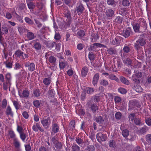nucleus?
<instances>
[{
    "label": "nucleus",
    "mask_w": 151,
    "mask_h": 151,
    "mask_svg": "<svg viewBox=\"0 0 151 151\" xmlns=\"http://www.w3.org/2000/svg\"><path fill=\"white\" fill-rule=\"evenodd\" d=\"M145 43L146 42L143 38L140 37L134 43V47L138 50L141 48L140 46H144L145 44Z\"/></svg>",
    "instance_id": "1"
},
{
    "label": "nucleus",
    "mask_w": 151,
    "mask_h": 151,
    "mask_svg": "<svg viewBox=\"0 0 151 151\" xmlns=\"http://www.w3.org/2000/svg\"><path fill=\"white\" fill-rule=\"evenodd\" d=\"M51 120L49 117L47 118H43L41 121V123L42 126L46 129H50Z\"/></svg>",
    "instance_id": "2"
},
{
    "label": "nucleus",
    "mask_w": 151,
    "mask_h": 151,
    "mask_svg": "<svg viewBox=\"0 0 151 151\" xmlns=\"http://www.w3.org/2000/svg\"><path fill=\"white\" fill-rule=\"evenodd\" d=\"M23 54V52L20 50H18L15 52L14 53V55L15 56L21 58L23 59H25L28 57L29 56L27 54H25L24 55Z\"/></svg>",
    "instance_id": "3"
},
{
    "label": "nucleus",
    "mask_w": 151,
    "mask_h": 151,
    "mask_svg": "<svg viewBox=\"0 0 151 151\" xmlns=\"http://www.w3.org/2000/svg\"><path fill=\"white\" fill-rule=\"evenodd\" d=\"M32 129L35 132H37L39 130L41 132H44V130L40 124L38 123H35L32 127Z\"/></svg>",
    "instance_id": "4"
},
{
    "label": "nucleus",
    "mask_w": 151,
    "mask_h": 151,
    "mask_svg": "<svg viewBox=\"0 0 151 151\" xmlns=\"http://www.w3.org/2000/svg\"><path fill=\"white\" fill-rule=\"evenodd\" d=\"M51 127L52 133H56L59 131V127L58 123H56L53 121H52Z\"/></svg>",
    "instance_id": "5"
},
{
    "label": "nucleus",
    "mask_w": 151,
    "mask_h": 151,
    "mask_svg": "<svg viewBox=\"0 0 151 151\" xmlns=\"http://www.w3.org/2000/svg\"><path fill=\"white\" fill-rule=\"evenodd\" d=\"M49 73V75H48L47 78H45L43 79V83L46 86H48L50 83L51 81V77L52 75V73H50V71H47V73Z\"/></svg>",
    "instance_id": "6"
},
{
    "label": "nucleus",
    "mask_w": 151,
    "mask_h": 151,
    "mask_svg": "<svg viewBox=\"0 0 151 151\" xmlns=\"http://www.w3.org/2000/svg\"><path fill=\"white\" fill-rule=\"evenodd\" d=\"M13 61L11 58H8L4 62L5 67L8 69H11L13 66Z\"/></svg>",
    "instance_id": "7"
},
{
    "label": "nucleus",
    "mask_w": 151,
    "mask_h": 151,
    "mask_svg": "<svg viewBox=\"0 0 151 151\" xmlns=\"http://www.w3.org/2000/svg\"><path fill=\"white\" fill-rule=\"evenodd\" d=\"M106 136L101 133H99L96 134V138L99 142L104 141L106 139Z\"/></svg>",
    "instance_id": "8"
},
{
    "label": "nucleus",
    "mask_w": 151,
    "mask_h": 151,
    "mask_svg": "<svg viewBox=\"0 0 151 151\" xmlns=\"http://www.w3.org/2000/svg\"><path fill=\"white\" fill-rule=\"evenodd\" d=\"M24 66L26 67H28V70L32 72L35 69V65L33 63H31L29 64L28 62H26L24 64Z\"/></svg>",
    "instance_id": "9"
},
{
    "label": "nucleus",
    "mask_w": 151,
    "mask_h": 151,
    "mask_svg": "<svg viewBox=\"0 0 151 151\" xmlns=\"http://www.w3.org/2000/svg\"><path fill=\"white\" fill-rule=\"evenodd\" d=\"M64 15L65 17L66 18V20L68 23L70 22L72 20V18L71 16V14L69 10H66L65 12Z\"/></svg>",
    "instance_id": "10"
},
{
    "label": "nucleus",
    "mask_w": 151,
    "mask_h": 151,
    "mask_svg": "<svg viewBox=\"0 0 151 151\" xmlns=\"http://www.w3.org/2000/svg\"><path fill=\"white\" fill-rule=\"evenodd\" d=\"M99 73H96L93 76L92 79V84L94 86L97 84L99 81Z\"/></svg>",
    "instance_id": "11"
},
{
    "label": "nucleus",
    "mask_w": 151,
    "mask_h": 151,
    "mask_svg": "<svg viewBox=\"0 0 151 151\" xmlns=\"http://www.w3.org/2000/svg\"><path fill=\"white\" fill-rule=\"evenodd\" d=\"M132 88L133 89L137 92H142L143 91V89L140 86L136 83L134 84V86Z\"/></svg>",
    "instance_id": "12"
},
{
    "label": "nucleus",
    "mask_w": 151,
    "mask_h": 151,
    "mask_svg": "<svg viewBox=\"0 0 151 151\" xmlns=\"http://www.w3.org/2000/svg\"><path fill=\"white\" fill-rule=\"evenodd\" d=\"M88 71V69L87 67H83L81 71V76L83 78L85 77L87 75Z\"/></svg>",
    "instance_id": "13"
},
{
    "label": "nucleus",
    "mask_w": 151,
    "mask_h": 151,
    "mask_svg": "<svg viewBox=\"0 0 151 151\" xmlns=\"http://www.w3.org/2000/svg\"><path fill=\"white\" fill-rule=\"evenodd\" d=\"M84 8L83 6L81 4H79L76 8V11L78 15L81 14L83 11Z\"/></svg>",
    "instance_id": "14"
},
{
    "label": "nucleus",
    "mask_w": 151,
    "mask_h": 151,
    "mask_svg": "<svg viewBox=\"0 0 151 151\" xmlns=\"http://www.w3.org/2000/svg\"><path fill=\"white\" fill-rule=\"evenodd\" d=\"M105 14L107 17H111L114 14V11L111 9H109L106 10Z\"/></svg>",
    "instance_id": "15"
},
{
    "label": "nucleus",
    "mask_w": 151,
    "mask_h": 151,
    "mask_svg": "<svg viewBox=\"0 0 151 151\" xmlns=\"http://www.w3.org/2000/svg\"><path fill=\"white\" fill-rule=\"evenodd\" d=\"M6 114L7 115H10L12 116L13 115V113L11 107L9 105L7 106L6 111Z\"/></svg>",
    "instance_id": "16"
},
{
    "label": "nucleus",
    "mask_w": 151,
    "mask_h": 151,
    "mask_svg": "<svg viewBox=\"0 0 151 151\" xmlns=\"http://www.w3.org/2000/svg\"><path fill=\"white\" fill-rule=\"evenodd\" d=\"M130 45H127V44H125L124 45L123 47V51H124V53H127L130 52Z\"/></svg>",
    "instance_id": "17"
},
{
    "label": "nucleus",
    "mask_w": 151,
    "mask_h": 151,
    "mask_svg": "<svg viewBox=\"0 0 151 151\" xmlns=\"http://www.w3.org/2000/svg\"><path fill=\"white\" fill-rule=\"evenodd\" d=\"M26 37L29 40H32L35 37L34 34L31 32H28L26 35Z\"/></svg>",
    "instance_id": "18"
},
{
    "label": "nucleus",
    "mask_w": 151,
    "mask_h": 151,
    "mask_svg": "<svg viewBox=\"0 0 151 151\" xmlns=\"http://www.w3.org/2000/svg\"><path fill=\"white\" fill-rule=\"evenodd\" d=\"M13 14L19 22L21 23H23V20L22 17L18 15L15 12L13 13Z\"/></svg>",
    "instance_id": "19"
},
{
    "label": "nucleus",
    "mask_w": 151,
    "mask_h": 151,
    "mask_svg": "<svg viewBox=\"0 0 151 151\" xmlns=\"http://www.w3.org/2000/svg\"><path fill=\"white\" fill-rule=\"evenodd\" d=\"M136 101L134 100L130 101L129 102V109H132L134 108L136 105Z\"/></svg>",
    "instance_id": "20"
},
{
    "label": "nucleus",
    "mask_w": 151,
    "mask_h": 151,
    "mask_svg": "<svg viewBox=\"0 0 151 151\" xmlns=\"http://www.w3.org/2000/svg\"><path fill=\"white\" fill-rule=\"evenodd\" d=\"M67 64V63L66 61H63L60 60H59V66L60 68L61 69L64 68Z\"/></svg>",
    "instance_id": "21"
},
{
    "label": "nucleus",
    "mask_w": 151,
    "mask_h": 151,
    "mask_svg": "<svg viewBox=\"0 0 151 151\" xmlns=\"http://www.w3.org/2000/svg\"><path fill=\"white\" fill-rule=\"evenodd\" d=\"M33 47L36 51L40 50L41 49L42 45L39 42H36Z\"/></svg>",
    "instance_id": "22"
},
{
    "label": "nucleus",
    "mask_w": 151,
    "mask_h": 151,
    "mask_svg": "<svg viewBox=\"0 0 151 151\" xmlns=\"http://www.w3.org/2000/svg\"><path fill=\"white\" fill-rule=\"evenodd\" d=\"M148 129V127L145 126L140 129L139 131V133L141 134H144L146 133Z\"/></svg>",
    "instance_id": "23"
},
{
    "label": "nucleus",
    "mask_w": 151,
    "mask_h": 151,
    "mask_svg": "<svg viewBox=\"0 0 151 151\" xmlns=\"http://www.w3.org/2000/svg\"><path fill=\"white\" fill-rule=\"evenodd\" d=\"M0 31V33L1 34L5 35L8 33V30L7 27L5 26H3Z\"/></svg>",
    "instance_id": "24"
},
{
    "label": "nucleus",
    "mask_w": 151,
    "mask_h": 151,
    "mask_svg": "<svg viewBox=\"0 0 151 151\" xmlns=\"http://www.w3.org/2000/svg\"><path fill=\"white\" fill-rule=\"evenodd\" d=\"M120 80L122 83L124 84L129 85V82L128 80H127L125 77L123 76H121L119 78Z\"/></svg>",
    "instance_id": "25"
},
{
    "label": "nucleus",
    "mask_w": 151,
    "mask_h": 151,
    "mask_svg": "<svg viewBox=\"0 0 151 151\" xmlns=\"http://www.w3.org/2000/svg\"><path fill=\"white\" fill-rule=\"evenodd\" d=\"M14 141V144L16 147L17 148H19L20 145V143L19 141L18 140V139L16 138H14V139H13Z\"/></svg>",
    "instance_id": "26"
},
{
    "label": "nucleus",
    "mask_w": 151,
    "mask_h": 151,
    "mask_svg": "<svg viewBox=\"0 0 151 151\" xmlns=\"http://www.w3.org/2000/svg\"><path fill=\"white\" fill-rule=\"evenodd\" d=\"M33 93L34 96L38 97L40 95V92L39 89H36L33 90Z\"/></svg>",
    "instance_id": "27"
},
{
    "label": "nucleus",
    "mask_w": 151,
    "mask_h": 151,
    "mask_svg": "<svg viewBox=\"0 0 151 151\" xmlns=\"http://www.w3.org/2000/svg\"><path fill=\"white\" fill-rule=\"evenodd\" d=\"M95 120L96 122L99 124H102L104 121L103 118L101 116L97 117Z\"/></svg>",
    "instance_id": "28"
},
{
    "label": "nucleus",
    "mask_w": 151,
    "mask_h": 151,
    "mask_svg": "<svg viewBox=\"0 0 151 151\" xmlns=\"http://www.w3.org/2000/svg\"><path fill=\"white\" fill-rule=\"evenodd\" d=\"M8 135L11 138L13 139H14V138H17L16 137V134L12 130L9 131Z\"/></svg>",
    "instance_id": "29"
},
{
    "label": "nucleus",
    "mask_w": 151,
    "mask_h": 151,
    "mask_svg": "<svg viewBox=\"0 0 151 151\" xmlns=\"http://www.w3.org/2000/svg\"><path fill=\"white\" fill-rule=\"evenodd\" d=\"M133 27L134 30L136 32H139V25L138 24H136L133 25Z\"/></svg>",
    "instance_id": "30"
},
{
    "label": "nucleus",
    "mask_w": 151,
    "mask_h": 151,
    "mask_svg": "<svg viewBox=\"0 0 151 151\" xmlns=\"http://www.w3.org/2000/svg\"><path fill=\"white\" fill-rule=\"evenodd\" d=\"M135 117L134 113H131L128 114V118L129 121H133Z\"/></svg>",
    "instance_id": "31"
},
{
    "label": "nucleus",
    "mask_w": 151,
    "mask_h": 151,
    "mask_svg": "<svg viewBox=\"0 0 151 151\" xmlns=\"http://www.w3.org/2000/svg\"><path fill=\"white\" fill-rule=\"evenodd\" d=\"M27 4L28 6V8L30 9H34L35 7V5L34 3L31 2L27 1Z\"/></svg>",
    "instance_id": "32"
},
{
    "label": "nucleus",
    "mask_w": 151,
    "mask_h": 151,
    "mask_svg": "<svg viewBox=\"0 0 151 151\" xmlns=\"http://www.w3.org/2000/svg\"><path fill=\"white\" fill-rule=\"evenodd\" d=\"M130 32L129 30L125 29L123 31L122 33L123 35L125 38L127 37L130 35Z\"/></svg>",
    "instance_id": "33"
},
{
    "label": "nucleus",
    "mask_w": 151,
    "mask_h": 151,
    "mask_svg": "<svg viewBox=\"0 0 151 151\" xmlns=\"http://www.w3.org/2000/svg\"><path fill=\"white\" fill-rule=\"evenodd\" d=\"M20 137L23 141H24L27 136V134L23 132L19 134Z\"/></svg>",
    "instance_id": "34"
},
{
    "label": "nucleus",
    "mask_w": 151,
    "mask_h": 151,
    "mask_svg": "<svg viewBox=\"0 0 151 151\" xmlns=\"http://www.w3.org/2000/svg\"><path fill=\"white\" fill-rule=\"evenodd\" d=\"M90 106L91 109L93 112H95L98 110V107L95 104H91Z\"/></svg>",
    "instance_id": "35"
},
{
    "label": "nucleus",
    "mask_w": 151,
    "mask_h": 151,
    "mask_svg": "<svg viewBox=\"0 0 151 151\" xmlns=\"http://www.w3.org/2000/svg\"><path fill=\"white\" fill-rule=\"evenodd\" d=\"M77 35L80 38H81L85 35V32L83 30H79L78 32Z\"/></svg>",
    "instance_id": "36"
},
{
    "label": "nucleus",
    "mask_w": 151,
    "mask_h": 151,
    "mask_svg": "<svg viewBox=\"0 0 151 151\" xmlns=\"http://www.w3.org/2000/svg\"><path fill=\"white\" fill-rule=\"evenodd\" d=\"M22 94L24 97L27 98L29 95V92L28 90H25L23 91Z\"/></svg>",
    "instance_id": "37"
},
{
    "label": "nucleus",
    "mask_w": 151,
    "mask_h": 151,
    "mask_svg": "<svg viewBox=\"0 0 151 151\" xmlns=\"http://www.w3.org/2000/svg\"><path fill=\"white\" fill-rule=\"evenodd\" d=\"M86 92L88 94H91L94 91L93 88L91 87H87L86 89Z\"/></svg>",
    "instance_id": "38"
},
{
    "label": "nucleus",
    "mask_w": 151,
    "mask_h": 151,
    "mask_svg": "<svg viewBox=\"0 0 151 151\" xmlns=\"http://www.w3.org/2000/svg\"><path fill=\"white\" fill-rule=\"evenodd\" d=\"M99 38V36L97 34H93L92 35L91 41L92 42H96Z\"/></svg>",
    "instance_id": "39"
},
{
    "label": "nucleus",
    "mask_w": 151,
    "mask_h": 151,
    "mask_svg": "<svg viewBox=\"0 0 151 151\" xmlns=\"http://www.w3.org/2000/svg\"><path fill=\"white\" fill-rule=\"evenodd\" d=\"M49 60L50 63L54 64L56 61V59L54 57L51 56L49 58Z\"/></svg>",
    "instance_id": "40"
},
{
    "label": "nucleus",
    "mask_w": 151,
    "mask_h": 151,
    "mask_svg": "<svg viewBox=\"0 0 151 151\" xmlns=\"http://www.w3.org/2000/svg\"><path fill=\"white\" fill-rule=\"evenodd\" d=\"M123 20V18L122 17L120 16H118L115 19V21L116 22L118 23H121Z\"/></svg>",
    "instance_id": "41"
},
{
    "label": "nucleus",
    "mask_w": 151,
    "mask_h": 151,
    "mask_svg": "<svg viewBox=\"0 0 151 151\" xmlns=\"http://www.w3.org/2000/svg\"><path fill=\"white\" fill-rule=\"evenodd\" d=\"M122 134L124 137H127L129 135V132L128 130L125 129L123 130L122 132Z\"/></svg>",
    "instance_id": "42"
},
{
    "label": "nucleus",
    "mask_w": 151,
    "mask_h": 151,
    "mask_svg": "<svg viewBox=\"0 0 151 151\" xmlns=\"http://www.w3.org/2000/svg\"><path fill=\"white\" fill-rule=\"evenodd\" d=\"M24 20L27 23L29 24H32L33 23V21L28 17H25L24 18Z\"/></svg>",
    "instance_id": "43"
},
{
    "label": "nucleus",
    "mask_w": 151,
    "mask_h": 151,
    "mask_svg": "<svg viewBox=\"0 0 151 151\" xmlns=\"http://www.w3.org/2000/svg\"><path fill=\"white\" fill-rule=\"evenodd\" d=\"M80 147L76 144L73 145L72 147L73 151H80Z\"/></svg>",
    "instance_id": "44"
},
{
    "label": "nucleus",
    "mask_w": 151,
    "mask_h": 151,
    "mask_svg": "<svg viewBox=\"0 0 151 151\" xmlns=\"http://www.w3.org/2000/svg\"><path fill=\"white\" fill-rule=\"evenodd\" d=\"M18 29L19 32L20 33H22L25 30L24 27L22 25H19L18 27Z\"/></svg>",
    "instance_id": "45"
},
{
    "label": "nucleus",
    "mask_w": 151,
    "mask_h": 151,
    "mask_svg": "<svg viewBox=\"0 0 151 151\" xmlns=\"http://www.w3.org/2000/svg\"><path fill=\"white\" fill-rule=\"evenodd\" d=\"M109 78L110 79L114 80L117 82H118L119 81V79L115 76L113 74H111L109 75Z\"/></svg>",
    "instance_id": "46"
},
{
    "label": "nucleus",
    "mask_w": 151,
    "mask_h": 151,
    "mask_svg": "<svg viewBox=\"0 0 151 151\" xmlns=\"http://www.w3.org/2000/svg\"><path fill=\"white\" fill-rule=\"evenodd\" d=\"M123 62L124 63L128 65H131L132 64V61L130 59L128 58L123 60Z\"/></svg>",
    "instance_id": "47"
},
{
    "label": "nucleus",
    "mask_w": 151,
    "mask_h": 151,
    "mask_svg": "<svg viewBox=\"0 0 151 151\" xmlns=\"http://www.w3.org/2000/svg\"><path fill=\"white\" fill-rule=\"evenodd\" d=\"M118 91L119 92L122 94H125L127 92V90L123 88H118Z\"/></svg>",
    "instance_id": "48"
},
{
    "label": "nucleus",
    "mask_w": 151,
    "mask_h": 151,
    "mask_svg": "<svg viewBox=\"0 0 151 151\" xmlns=\"http://www.w3.org/2000/svg\"><path fill=\"white\" fill-rule=\"evenodd\" d=\"M65 3L68 6H70L71 5H73L74 3H73L72 0H64Z\"/></svg>",
    "instance_id": "49"
},
{
    "label": "nucleus",
    "mask_w": 151,
    "mask_h": 151,
    "mask_svg": "<svg viewBox=\"0 0 151 151\" xmlns=\"http://www.w3.org/2000/svg\"><path fill=\"white\" fill-rule=\"evenodd\" d=\"M100 84L103 86H106L108 84V82L105 80L102 79L100 81Z\"/></svg>",
    "instance_id": "50"
},
{
    "label": "nucleus",
    "mask_w": 151,
    "mask_h": 151,
    "mask_svg": "<svg viewBox=\"0 0 151 151\" xmlns=\"http://www.w3.org/2000/svg\"><path fill=\"white\" fill-rule=\"evenodd\" d=\"M130 3L128 0H124L122 2V5L124 6H128L129 5Z\"/></svg>",
    "instance_id": "51"
},
{
    "label": "nucleus",
    "mask_w": 151,
    "mask_h": 151,
    "mask_svg": "<svg viewBox=\"0 0 151 151\" xmlns=\"http://www.w3.org/2000/svg\"><path fill=\"white\" fill-rule=\"evenodd\" d=\"M33 103L34 106L37 108H38L40 105V102L38 100L34 101L33 102Z\"/></svg>",
    "instance_id": "52"
},
{
    "label": "nucleus",
    "mask_w": 151,
    "mask_h": 151,
    "mask_svg": "<svg viewBox=\"0 0 151 151\" xmlns=\"http://www.w3.org/2000/svg\"><path fill=\"white\" fill-rule=\"evenodd\" d=\"M21 65L20 64L17 62L15 63L14 64V69L15 70H17L20 68H21Z\"/></svg>",
    "instance_id": "53"
},
{
    "label": "nucleus",
    "mask_w": 151,
    "mask_h": 151,
    "mask_svg": "<svg viewBox=\"0 0 151 151\" xmlns=\"http://www.w3.org/2000/svg\"><path fill=\"white\" fill-rule=\"evenodd\" d=\"M39 151H51V149L49 147L46 148L45 147L42 146L39 148Z\"/></svg>",
    "instance_id": "54"
},
{
    "label": "nucleus",
    "mask_w": 151,
    "mask_h": 151,
    "mask_svg": "<svg viewBox=\"0 0 151 151\" xmlns=\"http://www.w3.org/2000/svg\"><path fill=\"white\" fill-rule=\"evenodd\" d=\"M122 115L120 112H117L116 113L115 116L116 118L117 119H120L122 117Z\"/></svg>",
    "instance_id": "55"
},
{
    "label": "nucleus",
    "mask_w": 151,
    "mask_h": 151,
    "mask_svg": "<svg viewBox=\"0 0 151 151\" xmlns=\"http://www.w3.org/2000/svg\"><path fill=\"white\" fill-rule=\"evenodd\" d=\"M13 105L16 109H18L19 108V104L18 102L16 101H12Z\"/></svg>",
    "instance_id": "56"
},
{
    "label": "nucleus",
    "mask_w": 151,
    "mask_h": 151,
    "mask_svg": "<svg viewBox=\"0 0 151 151\" xmlns=\"http://www.w3.org/2000/svg\"><path fill=\"white\" fill-rule=\"evenodd\" d=\"M132 79L135 82L138 83L139 82L138 78L134 74L133 75L132 77Z\"/></svg>",
    "instance_id": "57"
},
{
    "label": "nucleus",
    "mask_w": 151,
    "mask_h": 151,
    "mask_svg": "<svg viewBox=\"0 0 151 151\" xmlns=\"http://www.w3.org/2000/svg\"><path fill=\"white\" fill-rule=\"evenodd\" d=\"M54 145L56 148L59 149H61L62 147L61 143L59 142H58L56 143Z\"/></svg>",
    "instance_id": "58"
},
{
    "label": "nucleus",
    "mask_w": 151,
    "mask_h": 151,
    "mask_svg": "<svg viewBox=\"0 0 151 151\" xmlns=\"http://www.w3.org/2000/svg\"><path fill=\"white\" fill-rule=\"evenodd\" d=\"M134 123L137 125H139L141 123L140 120L138 118L134 119Z\"/></svg>",
    "instance_id": "59"
},
{
    "label": "nucleus",
    "mask_w": 151,
    "mask_h": 151,
    "mask_svg": "<svg viewBox=\"0 0 151 151\" xmlns=\"http://www.w3.org/2000/svg\"><path fill=\"white\" fill-rule=\"evenodd\" d=\"M146 141L151 144V134H148L146 136Z\"/></svg>",
    "instance_id": "60"
},
{
    "label": "nucleus",
    "mask_w": 151,
    "mask_h": 151,
    "mask_svg": "<svg viewBox=\"0 0 151 151\" xmlns=\"http://www.w3.org/2000/svg\"><path fill=\"white\" fill-rule=\"evenodd\" d=\"M49 96L51 97H53L55 96V93L52 90H49L48 91Z\"/></svg>",
    "instance_id": "61"
},
{
    "label": "nucleus",
    "mask_w": 151,
    "mask_h": 151,
    "mask_svg": "<svg viewBox=\"0 0 151 151\" xmlns=\"http://www.w3.org/2000/svg\"><path fill=\"white\" fill-rule=\"evenodd\" d=\"M55 44V43L54 42H48L47 44V45L49 48H52Z\"/></svg>",
    "instance_id": "62"
},
{
    "label": "nucleus",
    "mask_w": 151,
    "mask_h": 151,
    "mask_svg": "<svg viewBox=\"0 0 151 151\" xmlns=\"http://www.w3.org/2000/svg\"><path fill=\"white\" fill-rule=\"evenodd\" d=\"M69 125L70 126V128L73 129L75 126V123L74 121L73 120L71 121L70 122Z\"/></svg>",
    "instance_id": "63"
},
{
    "label": "nucleus",
    "mask_w": 151,
    "mask_h": 151,
    "mask_svg": "<svg viewBox=\"0 0 151 151\" xmlns=\"http://www.w3.org/2000/svg\"><path fill=\"white\" fill-rule=\"evenodd\" d=\"M88 150L89 151H94L95 148L93 145H90L88 146Z\"/></svg>",
    "instance_id": "64"
}]
</instances>
